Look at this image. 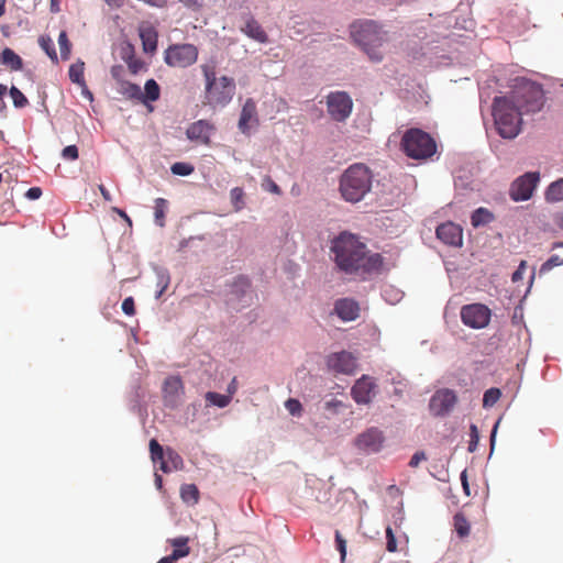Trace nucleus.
I'll use <instances>...</instances> for the list:
<instances>
[{"instance_id":"nucleus-18","label":"nucleus","mask_w":563,"mask_h":563,"mask_svg":"<svg viewBox=\"0 0 563 563\" xmlns=\"http://www.w3.org/2000/svg\"><path fill=\"white\" fill-rule=\"evenodd\" d=\"M327 365L330 369L336 373L352 374L356 367V360L352 353L347 351H340L328 356Z\"/></svg>"},{"instance_id":"nucleus-40","label":"nucleus","mask_w":563,"mask_h":563,"mask_svg":"<svg viewBox=\"0 0 563 563\" xmlns=\"http://www.w3.org/2000/svg\"><path fill=\"white\" fill-rule=\"evenodd\" d=\"M501 397V391L497 387H492L485 390L483 396V407L490 408L493 407Z\"/></svg>"},{"instance_id":"nucleus-3","label":"nucleus","mask_w":563,"mask_h":563,"mask_svg":"<svg viewBox=\"0 0 563 563\" xmlns=\"http://www.w3.org/2000/svg\"><path fill=\"white\" fill-rule=\"evenodd\" d=\"M374 175L363 163L350 165L339 178V191L342 199L357 203L371 192Z\"/></svg>"},{"instance_id":"nucleus-53","label":"nucleus","mask_w":563,"mask_h":563,"mask_svg":"<svg viewBox=\"0 0 563 563\" xmlns=\"http://www.w3.org/2000/svg\"><path fill=\"white\" fill-rule=\"evenodd\" d=\"M343 406L341 400H338L335 398H331L329 400H325L323 404V410L327 412H330L332 415H335L339 412V409Z\"/></svg>"},{"instance_id":"nucleus-2","label":"nucleus","mask_w":563,"mask_h":563,"mask_svg":"<svg viewBox=\"0 0 563 563\" xmlns=\"http://www.w3.org/2000/svg\"><path fill=\"white\" fill-rule=\"evenodd\" d=\"M350 33L372 62L383 60L380 48L389 41V33L380 24L374 20H360L351 24Z\"/></svg>"},{"instance_id":"nucleus-5","label":"nucleus","mask_w":563,"mask_h":563,"mask_svg":"<svg viewBox=\"0 0 563 563\" xmlns=\"http://www.w3.org/2000/svg\"><path fill=\"white\" fill-rule=\"evenodd\" d=\"M493 117L496 131L503 139L512 140L520 133L522 113L507 96L494 98Z\"/></svg>"},{"instance_id":"nucleus-24","label":"nucleus","mask_w":563,"mask_h":563,"mask_svg":"<svg viewBox=\"0 0 563 563\" xmlns=\"http://www.w3.org/2000/svg\"><path fill=\"white\" fill-rule=\"evenodd\" d=\"M184 468V460L178 452L174 449H166V457L161 463L159 470L163 473H170L172 471H179Z\"/></svg>"},{"instance_id":"nucleus-43","label":"nucleus","mask_w":563,"mask_h":563,"mask_svg":"<svg viewBox=\"0 0 563 563\" xmlns=\"http://www.w3.org/2000/svg\"><path fill=\"white\" fill-rule=\"evenodd\" d=\"M201 69L206 81L205 91L211 90V88L219 82V78H217L214 69L208 65H202Z\"/></svg>"},{"instance_id":"nucleus-27","label":"nucleus","mask_w":563,"mask_h":563,"mask_svg":"<svg viewBox=\"0 0 563 563\" xmlns=\"http://www.w3.org/2000/svg\"><path fill=\"white\" fill-rule=\"evenodd\" d=\"M383 266V256L379 253L367 254V252L362 256V262L360 263V271L364 273H373L378 272Z\"/></svg>"},{"instance_id":"nucleus-6","label":"nucleus","mask_w":563,"mask_h":563,"mask_svg":"<svg viewBox=\"0 0 563 563\" xmlns=\"http://www.w3.org/2000/svg\"><path fill=\"white\" fill-rule=\"evenodd\" d=\"M400 145L404 153L412 159H426L437 152L434 139L418 128L407 130Z\"/></svg>"},{"instance_id":"nucleus-45","label":"nucleus","mask_w":563,"mask_h":563,"mask_svg":"<svg viewBox=\"0 0 563 563\" xmlns=\"http://www.w3.org/2000/svg\"><path fill=\"white\" fill-rule=\"evenodd\" d=\"M58 44L62 59H68L70 56V42L65 31L59 33Z\"/></svg>"},{"instance_id":"nucleus-47","label":"nucleus","mask_w":563,"mask_h":563,"mask_svg":"<svg viewBox=\"0 0 563 563\" xmlns=\"http://www.w3.org/2000/svg\"><path fill=\"white\" fill-rule=\"evenodd\" d=\"M335 539V548L340 553V560L341 562H344L346 558V540L342 537L339 530L334 533Z\"/></svg>"},{"instance_id":"nucleus-38","label":"nucleus","mask_w":563,"mask_h":563,"mask_svg":"<svg viewBox=\"0 0 563 563\" xmlns=\"http://www.w3.org/2000/svg\"><path fill=\"white\" fill-rule=\"evenodd\" d=\"M38 44H40L41 48L46 53V55L53 62L56 63L58 60L55 45L49 36H45V35L40 36Z\"/></svg>"},{"instance_id":"nucleus-55","label":"nucleus","mask_w":563,"mask_h":563,"mask_svg":"<svg viewBox=\"0 0 563 563\" xmlns=\"http://www.w3.org/2000/svg\"><path fill=\"white\" fill-rule=\"evenodd\" d=\"M386 549L388 552H395L397 550V540L390 527L386 528Z\"/></svg>"},{"instance_id":"nucleus-21","label":"nucleus","mask_w":563,"mask_h":563,"mask_svg":"<svg viewBox=\"0 0 563 563\" xmlns=\"http://www.w3.org/2000/svg\"><path fill=\"white\" fill-rule=\"evenodd\" d=\"M250 122L258 123L256 102L252 98L244 102L238 123L239 130L245 135L251 132Z\"/></svg>"},{"instance_id":"nucleus-25","label":"nucleus","mask_w":563,"mask_h":563,"mask_svg":"<svg viewBox=\"0 0 563 563\" xmlns=\"http://www.w3.org/2000/svg\"><path fill=\"white\" fill-rule=\"evenodd\" d=\"M242 31L252 40L265 44L268 42V36L266 32L263 30V27L260 25V23L254 20L250 19L245 26L242 29Z\"/></svg>"},{"instance_id":"nucleus-54","label":"nucleus","mask_w":563,"mask_h":563,"mask_svg":"<svg viewBox=\"0 0 563 563\" xmlns=\"http://www.w3.org/2000/svg\"><path fill=\"white\" fill-rule=\"evenodd\" d=\"M78 156L79 152L76 145H67L62 151V157L66 161H76Z\"/></svg>"},{"instance_id":"nucleus-64","label":"nucleus","mask_w":563,"mask_h":563,"mask_svg":"<svg viewBox=\"0 0 563 563\" xmlns=\"http://www.w3.org/2000/svg\"><path fill=\"white\" fill-rule=\"evenodd\" d=\"M110 73H111L112 78L115 79L119 84H121V81H124L121 78V75L123 73V67L121 65L112 66Z\"/></svg>"},{"instance_id":"nucleus-57","label":"nucleus","mask_w":563,"mask_h":563,"mask_svg":"<svg viewBox=\"0 0 563 563\" xmlns=\"http://www.w3.org/2000/svg\"><path fill=\"white\" fill-rule=\"evenodd\" d=\"M186 552L180 550H173L172 554L162 558L157 563H175L178 559L185 558Z\"/></svg>"},{"instance_id":"nucleus-29","label":"nucleus","mask_w":563,"mask_h":563,"mask_svg":"<svg viewBox=\"0 0 563 563\" xmlns=\"http://www.w3.org/2000/svg\"><path fill=\"white\" fill-rule=\"evenodd\" d=\"M161 88L155 79L151 78L145 81L144 92L141 96V102L148 106V102H154L159 99Z\"/></svg>"},{"instance_id":"nucleus-30","label":"nucleus","mask_w":563,"mask_h":563,"mask_svg":"<svg viewBox=\"0 0 563 563\" xmlns=\"http://www.w3.org/2000/svg\"><path fill=\"white\" fill-rule=\"evenodd\" d=\"M151 268L155 274L156 288L167 289L170 284V273L167 267L151 263Z\"/></svg>"},{"instance_id":"nucleus-16","label":"nucleus","mask_w":563,"mask_h":563,"mask_svg":"<svg viewBox=\"0 0 563 563\" xmlns=\"http://www.w3.org/2000/svg\"><path fill=\"white\" fill-rule=\"evenodd\" d=\"M435 235L449 246L461 247L463 245V229L452 221L439 224L435 229Z\"/></svg>"},{"instance_id":"nucleus-59","label":"nucleus","mask_w":563,"mask_h":563,"mask_svg":"<svg viewBox=\"0 0 563 563\" xmlns=\"http://www.w3.org/2000/svg\"><path fill=\"white\" fill-rule=\"evenodd\" d=\"M526 268H527V262L526 261H521L519 263L518 267L516 268V271L512 273L511 280L514 283L520 282L523 278V275L526 273Z\"/></svg>"},{"instance_id":"nucleus-60","label":"nucleus","mask_w":563,"mask_h":563,"mask_svg":"<svg viewBox=\"0 0 563 563\" xmlns=\"http://www.w3.org/2000/svg\"><path fill=\"white\" fill-rule=\"evenodd\" d=\"M202 239H203V236H201V235L183 239L179 242L178 252H184L186 249L190 247L195 241H197V240L201 241Z\"/></svg>"},{"instance_id":"nucleus-44","label":"nucleus","mask_w":563,"mask_h":563,"mask_svg":"<svg viewBox=\"0 0 563 563\" xmlns=\"http://www.w3.org/2000/svg\"><path fill=\"white\" fill-rule=\"evenodd\" d=\"M10 97L12 98L13 106L15 108H23L27 104V99L24 96V93L16 88L15 86H12L9 90Z\"/></svg>"},{"instance_id":"nucleus-49","label":"nucleus","mask_w":563,"mask_h":563,"mask_svg":"<svg viewBox=\"0 0 563 563\" xmlns=\"http://www.w3.org/2000/svg\"><path fill=\"white\" fill-rule=\"evenodd\" d=\"M285 407L291 416H300L302 411L301 402L296 398H289L285 402Z\"/></svg>"},{"instance_id":"nucleus-35","label":"nucleus","mask_w":563,"mask_h":563,"mask_svg":"<svg viewBox=\"0 0 563 563\" xmlns=\"http://www.w3.org/2000/svg\"><path fill=\"white\" fill-rule=\"evenodd\" d=\"M85 63L80 59L70 65L68 76L71 82L76 85H84L86 82L84 77Z\"/></svg>"},{"instance_id":"nucleus-51","label":"nucleus","mask_w":563,"mask_h":563,"mask_svg":"<svg viewBox=\"0 0 563 563\" xmlns=\"http://www.w3.org/2000/svg\"><path fill=\"white\" fill-rule=\"evenodd\" d=\"M170 544L174 547V550H180L186 552V556L189 554L190 549L188 547V538L187 537H178L170 540Z\"/></svg>"},{"instance_id":"nucleus-50","label":"nucleus","mask_w":563,"mask_h":563,"mask_svg":"<svg viewBox=\"0 0 563 563\" xmlns=\"http://www.w3.org/2000/svg\"><path fill=\"white\" fill-rule=\"evenodd\" d=\"M261 187L263 190L275 195L282 194L280 187L269 176L263 178Z\"/></svg>"},{"instance_id":"nucleus-1","label":"nucleus","mask_w":563,"mask_h":563,"mask_svg":"<svg viewBox=\"0 0 563 563\" xmlns=\"http://www.w3.org/2000/svg\"><path fill=\"white\" fill-rule=\"evenodd\" d=\"M330 252L341 272L354 274L360 271V263L367 247L357 235L343 231L331 240Z\"/></svg>"},{"instance_id":"nucleus-13","label":"nucleus","mask_w":563,"mask_h":563,"mask_svg":"<svg viewBox=\"0 0 563 563\" xmlns=\"http://www.w3.org/2000/svg\"><path fill=\"white\" fill-rule=\"evenodd\" d=\"M408 36L412 37L407 44L409 54L415 59L419 58L420 56H426L430 49L429 45L433 42V40H428L430 35L428 34L426 25L423 23L413 24L410 26Z\"/></svg>"},{"instance_id":"nucleus-33","label":"nucleus","mask_w":563,"mask_h":563,"mask_svg":"<svg viewBox=\"0 0 563 563\" xmlns=\"http://www.w3.org/2000/svg\"><path fill=\"white\" fill-rule=\"evenodd\" d=\"M205 399L208 406H214L218 408H225L230 401L231 396L227 394H219L217 391H207L205 395Z\"/></svg>"},{"instance_id":"nucleus-32","label":"nucleus","mask_w":563,"mask_h":563,"mask_svg":"<svg viewBox=\"0 0 563 563\" xmlns=\"http://www.w3.org/2000/svg\"><path fill=\"white\" fill-rule=\"evenodd\" d=\"M119 92L128 99L141 101V87L134 82L128 80L121 81Z\"/></svg>"},{"instance_id":"nucleus-7","label":"nucleus","mask_w":563,"mask_h":563,"mask_svg":"<svg viewBox=\"0 0 563 563\" xmlns=\"http://www.w3.org/2000/svg\"><path fill=\"white\" fill-rule=\"evenodd\" d=\"M198 58V48L194 44L169 45L164 52V62L170 67L187 68Z\"/></svg>"},{"instance_id":"nucleus-14","label":"nucleus","mask_w":563,"mask_h":563,"mask_svg":"<svg viewBox=\"0 0 563 563\" xmlns=\"http://www.w3.org/2000/svg\"><path fill=\"white\" fill-rule=\"evenodd\" d=\"M462 322L472 329H483L490 320V310L482 303L465 305L461 309Z\"/></svg>"},{"instance_id":"nucleus-37","label":"nucleus","mask_w":563,"mask_h":563,"mask_svg":"<svg viewBox=\"0 0 563 563\" xmlns=\"http://www.w3.org/2000/svg\"><path fill=\"white\" fill-rule=\"evenodd\" d=\"M166 209H167V200H165L164 198H156L155 206H154V218H155V223L161 228L164 227V224H165L164 219H165Z\"/></svg>"},{"instance_id":"nucleus-23","label":"nucleus","mask_w":563,"mask_h":563,"mask_svg":"<svg viewBox=\"0 0 563 563\" xmlns=\"http://www.w3.org/2000/svg\"><path fill=\"white\" fill-rule=\"evenodd\" d=\"M140 38L142 41L145 53H154L157 48L158 34L154 26L141 25L139 29Z\"/></svg>"},{"instance_id":"nucleus-58","label":"nucleus","mask_w":563,"mask_h":563,"mask_svg":"<svg viewBox=\"0 0 563 563\" xmlns=\"http://www.w3.org/2000/svg\"><path fill=\"white\" fill-rule=\"evenodd\" d=\"M121 309L123 311L124 314L126 316H133L135 313V305H134V299L132 297H126L123 301H122V306H121Z\"/></svg>"},{"instance_id":"nucleus-34","label":"nucleus","mask_w":563,"mask_h":563,"mask_svg":"<svg viewBox=\"0 0 563 563\" xmlns=\"http://www.w3.org/2000/svg\"><path fill=\"white\" fill-rule=\"evenodd\" d=\"M180 497L184 503L195 505L199 500V490L195 484H184L180 487Z\"/></svg>"},{"instance_id":"nucleus-28","label":"nucleus","mask_w":563,"mask_h":563,"mask_svg":"<svg viewBox=\"0 0 563 563\" xmlns=\"http://www.w3.org/2000/svg\"><path fill=\"white\" fill-rule=\"evenodd\" d=\"M0 63L14 71L21 70L23 68L22 58L10 47H5L1 52Z\"/></svg>"},{"instance_id":"nucleus-56","label":"nucleus","mask_w":563,"mask_h":563,"mask_svg":"<svg viewBox=\"0 0 563 563\" xmlns=\"http://www.w3.org/2000/svg\"><path fill=\"white\" fill-rule=\"evenodd\" d=\"M243 195H244L243 189L240 187H234L230 191V197H231L232 203L234 205V207L238 210L241 209L240 203L242 202Z\"/></svg>"},{"instance_id":"nucleus-63","label":"nucleus","mask_w":563,"mask_h":563,"mask_svg":"<svg viewBox=\"0 0 563 563\" xmlns=\"http://www.w3.org/2000/svg\"><path fill=\"white\" fill-rule=\"evenodd\" d=\"M42 196V189L40 187H31L25 192V198L29 200H36Z\"/></svg>"},{"instance_id":"nucleus-31","label":"nucleus","mask_w":563,"mask_h":563,"mask_svg":"<svg viewBox=\"0 0 563 563\" xmlns=\"http://www.w3.org/2000/svg\"><path fill=\"white\" fill-rule=\"evenodd\" d=\"M545 200L548 202H559L563 200V177L552 181L545 190Z\"/></svg>"},{"instance_id":"nucleus-15","label":"nucleus","mask_w":563,"mask_h":563,"mask_svg":"<svg viewBox=\"0 0 563 563\" xmlns=\"http://www.w3.org/2000/svg\"><path fill=\"white\" fill-rule=\"evenodd\" d=\"M383 432L377 428H368L355 439L356 448L366 454L379 452L383 448Z\"/></svg>"},{"instance_id":"nucleus-17","label":"nucleus","mask_w":563,"mask_h":563,"mask_svg":"<svg viewBox=\"0 0 563 563\" xmlns=\"http://www.w3.org/2000/svg\"><path fill=\"white\" fill-rule=\"evenodd\" d=\"M183 382L178 376H168L164 380L163 396L164 404L168 408H177L181 400L183 395Z\"/></svg>"},{"instance_id":"nucleus-61","label":"nucleus","mask_w":563,"mask_h":563,"mask_svg":"<svg viewBox=\"0 0 563 563\" xmlns=\"http://www.w3.org/2000/svg\"><path fill=\"white\" fill-rule=\"evenodd\" d=\"M424 460H427V455H426V453H424L423 451H418V452H416V453L411 456V459H410V461H409V466H410V467H417V466L419 465V463H420L421 461H424Z\"/></svg>"},{"instance_id":"nucleus-11","label":"nucleus","mask_w":563,"mask_h":563,"mask_svg":"<svg viewBox=\"0 0 563 563\" xmlns=\"http://www.w3.org/2000/svg\"><path fill=\"white\" fill-rule=\"evenodd\" d=\"M328 112L338 122L345 121L353 108V101L345 91L330 92L327 97Z\"/></svg>"},{"instance_id":"nucleus-41","label":"nucleus","mask_w":563,"mask_h":563,"mask_svg":"<svg viewBox=\"0 0 563 563\" xmlns=\"http://www.w3.org/2000/svg\"><path fill=\"white\" fill-rule=\"evenodd\" d=\"M563 265V258L559 255H551L544 263L541 264L539 268V275H545L551 272L554 267Z\"/></svg>"},{"instance_id":"nucleus-42","label":"nucleus","mask_w":563,"mask_h":563,"mask_svg":"<svg viewBox=\"0 0 563 563\" xmlns=\"http://www.w3.org/2000/svg\"><path fill=\"white\" fill-rule=\"evenodd\" d=\"M195 168L191 164L186 162H176L170 166V172L176 176H189L194 173Z\"/></svg>"},{"instance_id":"nucleus-12","label":"nucleus","mask_w":563,"mask_h":563,"mask_svg":"<svg viewBox=\"0 0 563 563\" xmlns=\"http://www.w3.org/2000/svg\"><path fill=\"white\" fill-rule=\"evenodd\" d=\"M251 280L244 275L236 276L230 284L228 303L234 309H240L251 303Z\"/></svg>"},{"instance_id":"nucleus-26","label":"nucleus","mask_w":563,"mask_h":563,"mask_svg":"<svg viewBox=\"0 0 563 563\" xmlns=\"http://www.w3.org/2000/svg\"><path fill=\"white\" fill-rule=\"evenodd\" d=\"M495 220V214L485 207H478L471 213V224L477 229L492 223Z\"/></svg>"},{"instance_id":"nucleus-48","label":"nucleus","mask_w":563,"mask_h":563,"mask_svg":"<svg viewBox=\"0 0 563 563\" xmlns=\"http://www.w3.org/2000/svg\"><path fill=\"white\" fill-rule=\"evenodd\" d=\"M125 62L128 64L129 70L133 75L139 74L145 67V63L143 60H141V59L135 58L133 55H130L125 59Z\"/></svg>"},{"instance_id":"nucleus-9","label":"nucleus","mask_w":563,"mask_h":563,"mask_svg":"<svg viewBox=\"0 0 563 563\" xmlns=\"http://www.w3.org/2000/svg\"><path fill=\"white\" fill-rule=\"evenodd\" d=\"M539 181V172H527L516 178L509 188V196L511 200L516 202L529 200L532 197Z\"/></svg>"},{"instance_id":"nucleus-20","label":"nucleus","mask_w":563,"mask_h":563,"mask_svg":"<svg viewBox=\"0 0 563 563\" xmlns=\"http://www.w3.org/2000/svg\"><path fill=\"white\" fill-rule=\"evenodd\" d=\"M214 130L213 125L207 120H198L191 123L186 130V136L192 142H199L208 145L210 143V136Z\"/></svg>"},{"instance_id":"nucleus-46","label":"nucleus","mask_w":563,"mask_h":563,"mask_svg":"<svg viewBox=\"0 0 563 563\" xmlns=\"http://www.w3.org/2000/svg\"><path fill=\"white\" fill-rule=\"evenodd\" d=\"M479 442V430L475 423H471L470 426V442H468V452L473 453L476 451Z\"/></svg>"},{"instance_id":"nucleus-8","label":"nucleus","mask_w":563,"mask_h":563,"mask_svg":"<svg viewBox=\"0 0 563 563\" xmlns=\"http://www.w3.org/2000/svg\"><path fill=\"white\" fill-rule=\"evenodd\" d=\"M235 92V81L228 76H221L211 90L205 91V102L213 108L225 107Z\"/></svg>"},{"instance_id":"nucleus-10","label":"nucleus","mask_w":563,"mask_h":563,"mask_svg":"<svg viewBox=\"0 0 563 563\" xmlns=\"http://www.w3.org/2000/svg\"><path fill=\"white\" fill-rule=\"evenodd\" d=\"M457 404V395L451 388H440L429 400V411L433 417L444 418L451 413Z\"/></svg>"},{"instance_id":"nucleus-4","label":"nucleus","mask_w":563,"mask_h":563,"mask_svg":"<svg viewBox=\"0 0 563 563\" xmlns=\"http://www.w3.org/2000/svg\"><path fill=\"white\" fill-rule=\"evenodd\" d=\"M511 89L507 96L514 106L523 113H536L544 106L545 97L541 84L526 77H515L509 80Z\"/></svg>"},{"instance_id":"nucleus-36","label":"nucleus","mask_w":563,"mask_h":563,"mask_svg":"<svg viewBox=\"0 0 563 563\" xmlns=\"http://www.w3.org/2000/svg\"><path fill=\"white\" fill-rule=\"evenodd\" d=\"M150 453L154 464L161 465V463L164 462V459L166 457V450H164L155 439L150 441Z\"/></svg>"},{"instance_id":"nucleus-62","label":"nucleus","mask_w":563,"mask_h":563,"mask_svg":"<svg viewBox=\"0 0 563 563\" xmlns=\"http://www.w3.org/2000/svg\"><path fill=\"white\" fill-rule=\"evenodd\" d=\"M499 422H500V418L495 422V424L493 426V429L490 431V435H489L490 454H489V456H492V454L494 452V449H495L496 435H497V430H498Z\"/></svg>"},{"instance_id":"nucleus-19","label":"nucleus","mask_w":563,"mask_h":563,"mask_svg":"<svg viewBox=\"0 0 563 563\" xmlns=\"http://www.w3.org/2000/svg\"><path fill=\"white\" fill-rule=\"evenodd\" d=\"M375 383L368 375H362L352 386L351 396L357 405H367L372 401Z\"/></svg>"},{"instance_id":"nucleus-52","label":"nucleus","mask_w":563,"mask_h":563,"mask_svg":"<svg viewBox=\"0 0 563 563\" xmlns=\"http://www.w3.org/2000/svg\"><path fill=\"white\" fill-rule=\"evenodd\" d=\"M402 294L394 288H386L383 291V297L385 300L391 305L398 302L401 299Z\"/></svg>"},{"instance_id":"nucleus-22","label":"nucleus","mask_w":563,"mask_h":563,"mask_svg":"<svg viewBox=\"0 0 563 563\" xmlns=\"http://www.w3.org/2000/svg\"><path fill=\"white\" fill-rule=\"evenodd\" d=\"M334 311L342 321H354L360 314L358 303L350 298L338 299Z\"/></svg>"},{"instance_id":"nucleus-39","label":"nucleus","mask_w":563,"mask_h":563,"mask_svg":"<svg viewBox=\"0 0 563 563\" xmlns=\"http://www.w3.org/2000/svg\"><path fill=\"white\" fill-rule=\"evenodd\" d=\"M454 527L459 537L464 538L470 534V523L462 514L454 515Z\"/></svg>"}]
</instances>
